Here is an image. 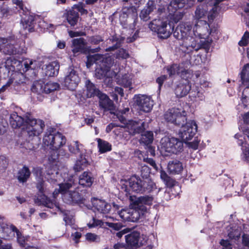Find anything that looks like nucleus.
<instances>
[{"mask_svg":"<svg viewBox=\"0 0 249 249\" xmlns=\"http://www.w3.org/2000/svg\"><path fill=\"white\" fill-rule=\"evenodd\" d=\"M195 0H173L170 2L166 9L164 5H162L158 10V14L160 17L158 18L153 19L149 24L151 30L156 33L158 36L165 39L170 36L171 31L170 26H168L167 20L163 18L161 15L169 13V15L174 14L178 9L183 8L191 7L194 4Z\"/></svg>","mask_w":249,"mask_h":249,"instance_id":"obj_1","label":"nucleus"},{"mask_svg":"<svg viewBox=\"0 0 249 249\" xmlns=\"http://www.w3.org/2000/svg\"><path fill=\"white\" fill-rule=\"evenodd\" d=\"M186 116L187 113L184 110L178 108L169 109L164 114V119L167 122L181 126L178 131V136L183 142L191 140L197 130L195 121L187 122Z\"/></svg>","mask_w":249,"mask_h":249,"instance_id":"obj_2","label":"nucleus"},{"mask_svg":"<svg viewBox=\"0 0 249 249\" xmlns=\"http://www.w3.org/2000/svg\"><path fill=\"white\" fill-rule=\"evenodd\" d=\"M94 63L96 65L95 76L98 79L110 78L116 76V73L110 70L114 63V60L111 57H105L98 53L88 56L87 67L89 68Z\"/></svg>","mask_w":249,"mask_h":249,"instance_id":"obj_3","label":"nucleus"},{"mask_svg":"<svg viewBox=\"0 0 249 249\" xmlns=\"http://www.w3.org/2000/svg\"><path fill=\"white\" fill-rule=\"evenodd\" d=\"M74 185V181L72 179H70L68 182L59 183V189L55 190L53 191V199L52 200L50 199V200L52 201L55 200L57 202L55 198L57 195L60 193L62 195L63 200L66 203L72 204L82 202V198L79 193L76 191H72L70 190Z\"/></svg>","mask_w":249,"mask_h":249,"instance_id":"obj_4","label":"nucleus"},{"mask_svg":"<svg viewBox=\"0 0 249 249\" xmlns=\"http://www.w3.org/2000/svg\"><path fill=\"white\" fill-rule=\"evenodd\" d=\"M44 127V122L42 120L34 118L30 114L26 115L25 124L23 129L29 138L39 136Z\"/></svg>","mask_w":249,"mask_h":249,"instance_id":"obj_5","label":"nucleus"},{"mask_svg":"<svg viewBox=\"0 0 249 249\" xmlns=\"http://www.w3.org/2000/svg\"><path fill=\"white\" fill-rule=\"evenodd\" d=\"M33 173L37 181L36 188L40 194L35 201L38 205H42L43 198L45 199V198L47 197L45 194H48V192L43 180L45 172L42 168L36 167L33 169Z\"/></svg>","mask_w":249,"mask_h":249,"instance_id":"obj_6","label":"nucleus"},{"mask_svg":"<svg viewBox=\"0 0 249 249\" xmlns=\"http://www.w3.org/2000/svg\"><path fill=\"white\" fill-rule=\"evenodd\" d=\"M44 145L53 150H57L66 144V139L61 133L53 134L46 132L43 137Z\"/></svg>","mask_w":249,"mask_h":249,"instance_id":"obj_7","label":"nucleus"},{"mask_svg":"<svg viewBox=\"0 0 249 249\" xmlns=\"http://www.w3.org/2000/svg\"><path fill=\"white\" fill-rule=\"evenodd\" d=\"M216 7L208 5L205 4H202L198 5L195 11L194 16V19L197 21L206 17L209 22H212L216 16Z\"/></svg>","mask_w":249,"mask_h":249,"instance_id":"obj_8","label":"nucleus"},{"mask_svg":"<svg viewBox=\"0 0 249 249\" xmlns=\"http://www.w3.org/2000/svg\"><path fill=\"white\" fill-rule=\"evenodd\" d=\"M208 23L205 20L196 21L193 28L194 35H196L201 38H205L209 35L214 36V34H217V31L215 28H212L210 23Z\"/></svg>","mask_w":249,"mask_h":249,"instance_id":"obj_9","label":"nucleus"},{"mask_svg":"<svg viewBox=\"0 0 249 249\" xmlns=\"http://www.w3.org/2000/svg\"><path fill=\"white\" fill-rule=\"evenodd\" d=\"M161 148L168 153L177 154L182 151L183 142L174 137H164L160 141Z\"/></svg>","mask_w":249,"mask_h":249,"instance_id":"obj_10","label":"nucleus"},{"mask_svg":"<svg viewBox=\"0 0 249 249\" xmlns=\"http://www.w3.org/2000/svg\"><path fill=\"white\" fill-rule=\"evenodd\" d=\"M14 40H9L7 39L0 38V52L8 55L21 54L26 53L25 47L15 45L12 43Z\"/></svg>","mask_w":249,"mask_h":249,"instance_id":"obj_11","label":"nucleus"},{"mask_svg":"<svg viewBox=\"0 0 249 249\" xmlns=\"http://www.w3.org/2000/svg\"><path fill=\"white\" fill-rule=\"evenodd\" d=\"M127 245L131 248H138L144 245L148 240L147 237L141 235L138 231H134L125 236Z\"/></svg>","mask_w":249,"mask_h":249,"instance_id":"obj_12","label":"nucleus"},{"mask_svg":"<svg viewBox=\"0 0 249 249\" xmlns=\"http://www.w3.org/2000/svg\"><path fill=\"white\" fill-rule=\"evenodd\" d=\"M42 205L51 209H53L55 207L58 211H59L64 213L63 220L65 222V224L71 226H73L75 220L73 216L72 215H70L68 213V211H63L59 207V203L55 200H54V201H52L48 197H46L45 199L43 198Z\"/></svg>","mask_w":249,"mask_h":249,"instance_id":"obj_13","label":"nucleus"},{"mask_svg":"<svg viewBox=\"0 0 249 249\" xmlns=\"http://www.w3.org/2000/svg\"><path fill=\"white\" fill-rule=\"evenodd\" d=\"M80 80V77L75 68L72 67H70L68 69L64 80L65 86L70 90H74L77 86Z\"/></svg>","mask_w":249,"mask_h":249,"instance_id":"obj_14","label":"nucleus"},{"mask_svg":"<svg viewBox=\"0 0 249 249\" xmlns=\"http://www.w3.org/2000/svg\"><path fill=\"white\" fill-rule=\"evenodd\" d=\"M191 29L192 26L190 23H181L176 28L173 33L174 36L184 41L188 37L194 35L193 30L192 31Z\"/></svg>","mask_w":249,"mask_h":249,"instance_id":"obj_15","label":"nucleus"},{"mask_svg":"<svg viewBox=\"0 0 249 249\" xmlns=\"http://www.w3.org/2000/svg\"><path fill=\"white\" fill-rule=\"evenodd\" d=\"M135 99L138 109L145 112L151 111L153 106V101L149 96L139 95L135 96Z\"/></svg>","mask_w":249,"mask_h":249,"instance_id":"obj_16","label":"nucleus"},{"mask_svg":"<svg viewBox=\"0 0 249 249\" xmlns=\"http://www.w3.org/2000/svg\"><path fill=\"white\" fill-rule=\"evenodd\" d=\"M59 85L57 83L50 81L44 84L41 82H35L32 87L34 92L40 93H49L58 89Z\"/></svg>","mask_w":249,"mask_h":249,"instance_id":"obj_17","label":"nucleus"},{"mask_svg":"<svg viewBox=\"0 0 249 249\" xmlns=\"http://www.w3.org/2000/svg\"><path fill=\"white\" fill-rule=\"evenodd\" d=\"M200 38L196 35H193L184 40L183 45L190 51L192 50L197 51L202 48L206 47V43L201 41Z\"/></svg>","mask_w":249,"mask_h":249,"instance_id":"obj_18","label":"nucleus"},{"mask_svg":"<svg viewBox=\"0 0 249 249\" xmlns=\"http://www.w3.org/2000/svg\"><path fill=\"white\" fill-rule=\"evenodd\" d=\"M154 198L151 196L145 195L134 199L131 197V202L134 207L142 210V212H147V206H151L153 204Z\"/></svg>","mask_w":249,"mask_h":249,"instance_id":"obj_19","label":"nucleus"},{"mask_svg":"<svg viewBox=\"0 0 249 249\" xmlns=\"http://www.w3.org/2000/svg\"><path fill=\"white\" fill-rule=\"evenodd\" d=\"M143 181L144 180H141L139 177L133 176L128 180L125 181L124 185L126 187L129 186L133 192L143 193L144 190Z\"/></svg>","mask_w":249,"mask_h":249,"instance_id":"obj_20","label":"nucleus"},{"mask_svg":"<svg viewBox=\"0 0 249 249\" xmlns=\"http://www.w3.org/2000/svg\"><path fill=\"white\" fill-rule=\"evenodd\" d=\"M18 229L14 225L9 226L4 222H0V234L2 238L10 240L15 235Z\"/></svg>","mask_w":249,"mask_h":249,"instance_id":"obj_21","label":"nucleus"},{"mask_svg":"<svg viewBox=\"0 0 249 249\" xmlns=\"http://www.w3.org/2000/svg\"><path fill=\"white\" fill-rule=\"evenodd\" d=\"M92 204L94 210L104 215L108 213L111 210V205L101 199L94 198L92 201Z\"/></svg>","mask_w":249,"mask_h":249,"instance_id":"obj_22","label":"nucleus"},{"mask_svg":"<svg viewBox=\"0 0 249 249\" xmlns=\"http://www.w3.org/2000/svg\"><path fill=\"white\" fill-rule=\"evenodd\" d=\"M125 128L130 134L135 135L142 132L144 129V123L142 120H129L126 124Z\"/></svg>","mask_w":249,"mask_h":249,"instance_id":"obj_23","label":"nucleus"},{"mask_svg":"<svg viewBox=\"0 0 249 249\" xmlns=\"http://www.w3.org/2000/svg\"><path fill=\"white\" fill-rule=\"evenodd\" d=\"M98 97L100 107L104 111H111L114 109L115 107L113 101L106 94L103 93H99Z\"/></svg>","mask_w":249,"mask_h":249,"instance_id":"obj_24","label":"nucleus"},{"mask_svg":"<svg viewBox=\"0 0 249 249\" xmlns=\"http://www.w3.org/2000/svg\"><path fill=\"white\" fill-rule=\"evenodd\" d=\"M81 7L80 5H74L72 9L67 13V20L71 26H74L77 23Z\"/></svg>","mask_w":249,"mask_h":249,"instance_id":"obj_25","label":"nucleus"},{"mask_svg":"<svg viewBox=\"0 0 249 249\" xmlns=\"http://www.w3.org/2000/svg\"><path fill=\"white\" fill-rule=\"evenodd\" d=\"M43 70L46 76L52 77L57 75L59 70V64L57 61H54L45 65Z\"/></svg>","mask_w":249,"mask_h":249,"instance_id":"obj_26","label":"nucleus"},{"mask_svg":"<svg viewBox=\"0 0 249 249\" xmlns=\"http://www.w3.org/2000/svg\"><path fill=\"white\" fill-rule=\"evenodd\" d=\"M26 116L24 118L19 116L17 112H13L10 115V124L13 128L23 126L24 127Z\"/></svg>","mask_w":249,"mask_h":249,"instance_id":"obj_27","label":"nucleus"},{"mask_svg":"<svg viewBox=\"0 0 249 249\" xmlns=\"http://www.w3.org/2000/svg\"><path fill=\"white\" fill-rule=\"evenodd\" d=\"M86 46V42L83 38H75L72 40V51L74 54L85 51Z\"/></svg>","mask_w":249,"mask_h":249,"instance_id":"obj_28","label":"nucleus"},{"mask_svg":"<svg viewBox=\"0 0 249 249\" xmlns=\"http://www.w3.org/2000/svg\"><path fill=\"white\" fill-rule=\"evenodd\" d=\"M228 236L231 239L238 240L241 235L242 228L235 224H231L227 227Z\"/></svg>","mask_w":249,"mask_h":249,"instance_id":"obj_29","label":"nucleus"},{"mask_svg":"<svg viewBox=\"0 0 249 249\" xmlns=\"http://www.w3.org/2000/svg\"><path fill=\"white\" fill-rule=\"evenodd\" d=\"M182 163L178 160L170 161L168 164V170L172 174H179L183 171Z\"/></svg>","mask_w":249,"mask_h":249,"instance_id":"obj_30","label":"nucleus"},{"mask_svg":"<svg viewBox=\"0 0 249 249\" xmlns=\"http://www.w3.org/2000/svg\"><path fill=\"white\" fill-rule=\"evenodd\" d=\"M21 23L23 29L28 32H32L34 31L35 26L34 18L32 16H26L22 18ZM27 34V32H25Z\"/></svg>","mask_w":249,"mask_h":249,"instance_id":"obj_31","label":"nucleus"},{"mask_svg":"<svg viewBox=\"0 0 249 249\" xmlns=\"http://www.w3.org/2000/svg\"><path fill=\"white\" fill-rule=\"evenodd\" d=\"M45 178L51 184L58 183L59 184L62 179L61 175L57 171L53 169H50L48 171Z\"/></svg>","mask_w":249,"mask_h":249,"instance_id":"obj_32","label":"nucleus"},{"mask_svg":"<svg viewBox=\"0 0 249 249\" xmlns=\"http://www.w3.org/2000/svg\"><path fill=\"white\" fill-rule=\"evenodd\" d=\"M93 182V178L91 174L89 172H84L79 177V183L80 185L90 187Z\"/></svg>","mask_w":249,"mask_h":249,"instance_id":"obj_33","label":"nucleus"},{"mask_svg":"<svg viewBox=\"0 0 249 249\" xmlns=\"http://www.w3.org/2000/svg\"><path fill=\"white\" fill-rule=\"evenodd\" d=\"M116 82L118 84L121 85L125 88H129L131 89L132 84V76L128 74H124L121 76L120 75L116 78Z\"/></svg>","mask_w":249,"mask_h":249,"instance_id":"obj_34","label":"nucleus"},{"mask_svg":"<svg viewBox=\"0 0 249 249\" xmlns=\"http://www.w3.org/2000/svg\"><path fill=\"white\" fill-rule=\"evenodd\" d=\"M87 90L86 95L88 98H90L97 95L99 96V93L101 92L89 80H87L85 82Z\"/></svg>","mask_w":249,"mask_h":249,"instance_id":"obj_35","label":"nucleus"},{"mask_svg":"<svg viewBox=\"0 0 249 249\" xmlns=\"http://www.w3.org/2000/svg\"><path fill=\"white\" fill-rule=\"evenodd\" d=\"M240 86H249V64H246L240 73Z\"/></svg>","mask_w":249,"mask_h":249,"instance_id":"obj_36","label":"nucleus"},{"mask_svg":"<svg viewBox=\"0 0 249 249\" xmlns=\"http://www.w3.org/2000/svg\"><path fill=\"white\" fill-rule=\"evenodd\" d=\"M131 208H130V214H131V222H136L141 217H142L145 213V212H142V210L139 208H135L134 204L131 202Z\"/></svg>","mask_w":249,"mask_h":249,"instance_id":"obj_37","label":"nucleus"},{"mask_svg":"<svg viewBox=\"0 0 249 249\" xmlns=\"http://www.w3.org/2000/svg\"><path fill=\"white\" fill-rule=\"evenodd\" d=\"M191 89V86L189 84H179L175 89V94L179 97L186 95Z\"/></svg>","mask_w":249,"mask_h":249,"instance_id":"obj_38","label":"nucleus"},{"mask_svg":"<svg viewBox=\"0 0 249 249\" xmlns=\"http://www.w3.org/2000/svg\"><path fill=\"white\" fill-rule=\"evenodd\" d=\"M31 173L29 169L26 166H24L18 172L17 178L19 182L24 183L26 182L30 177Z\"/></svg>","mask_w":249,"mask_h":249,"instance_id":"obj_39","label":"nucleus"},{"mask_svg":"<svg viewBox=\"0 0 249 249\" xmlns=\"http://www.w3.org/2000/svg\"><path fill=\"white\" fill-rule=\"evenodd\" d=\"M146 8H144L140 13V18L144 21H147L150 18L149 15L153 11L154 5L153 1H149L147 3Z\"/></svg>","mask_w":249,"mask_h":249,"instance_id":"obj_40","label":"nucleus"},{"mask_svg":"<svg viewBox=\"0 0 249 249\" xmlns=\"http://www.w3.org/2000/svg\"><path fill=\"white\" fill-rule=\"evenodd\" d=\"M234 137L238 140V144L242 146L243 158L245 160L249 162V147H247L246 145H244V141L242 139L243 137L241 135L236 134L235 135Z\"/></svg>","mask_w":249,"mask_h":249,"instance_id":"obj_41","label":"nucleus"},{"mask_svg":"<svg viewBox=\"0 0 249 249\" xmlns=\"http://www.w3.org/2000/svg\"><path fill=\"white\" fill-rule=\"evenodd\" d=\"M166 71L170 76H172L176 74L181 73H187V71L180 68L179 66L177 64H173L170 66H168L166 68Z\"/></svg>","mask_w":249,"mask_h":249,"instance_id":"obj_42","label":"nucleus"},{"mask_svg":"<svg viewBox=\"0 0 249 249\" xmlns=\"http://www.w3.org/2000/svg\"><path fill=\"white\" fill-rule=\"evenodd\" d=\"M123 39L122 38L117 37L116 36H113L111 38L107 40V43H112V46L106 49V51L109 52L114 51L121 45Z\"/></svg>","mask_w":249,"mask_h":249,"instance_id":"obj_43","label":"nucleus"},{"mask_svg":"<svg viewBox=\"0 0 249 249\" xmlns=\"http://www.w3.org/2000/svg\"><path fill=\"white\" fill-rule=\"evenodd\" d=\"M89 164L88 160L85 156L81 155L80 159L75 164L73 169L75 172H79L83 170Z\"/></svg>","mask_w":249,"mask_h":249,"instance_id":"obj_44","label":"nucleus"},{"mask_svg":"<svg viewBox=\"0 0 249 249\" xmlns=\"http://www.w3.org/2000/svg\"><path fill=\"white\" fill-rule=\"evenodd\" d=\"M136 15H137L136 10L134 7H124L120 14V19L122 20L129 16H135Z\"/></svg>","mask_w":249,"mask_h":249,"instance_id":"obj_45","label":"nucleus"},{"mask_svg":"<svg viewBox=\"0 0 249 249\" xmlns=\"http://www.w3.org/2000/svg\"><path fill=\"white\" fill-rule=\"evenodd\" d=\"M97 142L100 153H104L111 150V145L108 142L101 139H98Z\"/></svg>","mask_w":249,"mask_h":249,"instance_id":"obj_46","label":"nucleus"},{"mask_svg":"<svg viewBox=\"0 0 249 249\" xmlns=\"http://www.w3.org/2000/svg\"><path fill=\"white\" fill-rule=\"evenodd\" d=\"M143 185L144 188L143 192L145 191L152 192L156 191V193L157 194L160 191V189H159L158 191H156L157 188L156 184L150 179L144 180Z\"/></svg>","mask_w":249,"mask_h":249,"instance_id":"obj_47","label":"nucleus"},{"mask_svg":"<svg viewBox=\"0 0 249 249\" xmlns=\"http://www.w3.org/2000/svg\"><path fill=\"white\" fill-rule=\"evenodd\" d=\"M153 141V133L152 131H146L142 134L141 138L140 140L141 143L144 144L145 145H148L152 143Z\"/></svg>","mask_w":249,"mask_h":249,"instance_id":"obj_48","label":"nucleus"},{"mask_svg":"<svg viewBox=\"0 0 249 249\" xmlns=\"http://www.w3.org/2000/svg\"><path fill=\"white\" fill-rule=\"evenodd\" d=\"M82 146L83 145L78 141H73L69 145V150L72 154H77L81 152L80 149Z\"/></svg>","mask_w":249,"mask_h":249,"instance_id":"obj_49","label":"nucleus"},{"mask_svg":"<svg viewBox=\"0 0 249 249\" xmlns=\"http://www.w3.org/2000/svg\"><path fill=\"white\" fill-rule=\"evenodd\" d=\"M246 87L242 92L241 99L242 103L245 107H249V87Z\"/></svg>","mask_w":249,"mask_h":249,"instance_id":"obj_50","label":"nucleus"},{"mask_svg":"<svg viewBox=\"0 0 249 249\" xmlns=\"http://www.w3.org/2000/svg\"><path fill=\"white\" fill-rule=\"evenodd\" d=\"M118 214L123 220L131 222L130 208L122 210L118 212Z\"/></svg>","mask_w":249,"mask_h":249,"instance_id":"obj_51","label":"nucleus"},{"mask_svg":"<svg viewBox=\"0 0 249 249\" xmlns=\"http://www.w3.org/2000/svg\"><path fill=\"white\" fill-rule=\"evenodd\" d=\"M16 234L18 243L21 247H25L26 245L28 244V237L22 236L18 230L16 232Z\"/></svg>","mask_w":249,"mask_h":249,"instance_id":"obj_52","label":"nucleus"},{"mask_svg":"<svg viewBox=\"0 0 249 249\" xmlns=\"http://www.w3.org/2000/svg\"><path fill=\"white\" fill-rule=\"evenodd\" d=\"M129 57V54L128 52L123 49L121 48L118 50L116 53V58L118 59H126Z\"/></svg>","mask_w":249,"mask_h":249,"instance_id":"obj_53","label":"nucleus"},{"mask_svg":"<svg viewBox=\"0 0 249 249\" xmlns=\"http://www.w3.org/2000/svg\"><path fill=\"white\" fill-rule=\"evenodd\" d=\"M35 61H33L30 59H26L24 60L23 62V65L24 67V69H25V71L29 70V69H34L36 68V65H35Z\"/></svg>","mask_w":249,"mask_h":249,"instance_id":"obj_54","label":"nucleus"},{"mask_svg":"<svg viewBox=\"0 0 249 249\" xmlns=\"http://www.w3.org/2000/svg\"><path fill=\"white\" fill-rule=\"evenodd\" d=\"M200 141V140H199L197 138H196L193 142H189V141H187L184 142L189 148H191L194 150H196L198 148Z\"/></svg>","mask_w":249,"mask_h":249,"instance_id":"obj_55","label":"nucleus"},{"mask_svg":"<svg viewBox=\"0 0 249 249\" xmlns=\"http://www.w3.org/2000/svg\"><path fill=\"white\" fill-rule=\"evenodd\" d=\"M86 239L90 242H98L100 241L99 236L92 233H88L86 235Z\"/></svg>","mask_w":249,"mask_h":249,"instance_id":"obj_56","label":"nucleus"},{"mask_svg":"<svg viewBox=\"0 0 249 249\" xmlns=\"http://www.w3.org/2000/svg\"><path fill=\"white\" fill-rule=\"evenodd\" d=\"M12 2L14 4H16L17 6H18L19 8L18 11L20 13H26L27 11V9L26 8L24 7V5L22 1L19 0H13Z\"/></svg>","mask_w":249,"mask_h":249,"instance_id":"obj_57","label":"nucleus"},{"mask_svg":"<svg viewBox=\"0 0 249 249\" xmlns=\"http://www.w3.org/2000/svg\"><path fill=\"white\" fill-rule=\"evenodd\" d=\"M249 38V33L246 32L242 37L241 40L239 42L238 44L240 46H245L248 44V40Z\"/></svg>","mask_w":249,"mask_h":249,"instance_id":"obj_58","label":"nucleus"},{"mask_svg":"<svg viewBox=\"0 0 249 249\" xmlns=\"http://www.w3.org/2000/svg\"><path fill=\"white\" fill-rule=\"evenodd\" d=\"M103 41V38L99 36H93L89 38V41L93 44H98Z\"/></svg>","mask_w":249,"mask_h":249,"instance_id":"obj_59","label":"nucleus"},{"mask_svg":"<svg viewBox=\"0 0 249 249\" xmlns=\"http://www.w3.org/2000/svg\"><path fill=\"white\" fill-rule=\"evenodd\" d=\"M106 224L107 226H108L110 228H111L115 230H119L122 227V225L119 223H112L107 222H106Z\"/></svg>","mask_w":249,"mask_h":249,"instance_id":"obj_60","label":"nucleus"},{"mask_svg":"<svg viewBox=\"0 0 249 249\" xmlns=\"http://www.w3.org/2000/svg\"><path fill=\"white\" fill-rule=\"evenodd\" d=\"M160 178L166 184L170 181V178L167 173L163 170H161L160 171Z\"/></svg>","mask_w":249,"mask_h":249,"instance_id":"obj_61","label":"nucleus"},{"mask_svg":"<svg viewBox=\"0 0 249 249\" xmlns=\"http://www.w3.org/2000/svg\"><path fill=\"white\" fill-rule=\"evenodd\" d=\"M243 134L246 136L243 137V139L245 140V143L244 142V145H246L247 147H249V130L248 128H244L242 130Z\"/></svg>","mask_w":249,"mask_h":249,"instance_id":"obj_62","label":"nucleus"},{"mask_svg":"<svg viewBox=\"0 0 249 249\" xmlns=\"http://www.w3.org/2000/svg\"><path fill=\"white\" fill-rule=\"evenodd\" d=\"M92 224H88V226L89 228H92L95 226L102 227L103 226L104 222L101 220H98L95 218H93Z\"/></svg>","mask_w":249,"mask_h":249,"instance_id":"obj_63","label":"nucleus"},{"mask_svg":"<svg viewBox=\"0 0 249 249\" xmlns=\"http://www.w3.org/2000/svg\"><path fill=\"white\" fill-rule=\"evenodd\" d=\"M220 243L223 247V249H232L231 245L228 240H221Z\"/></svg>","mask_w":249,"mask_h":249,"instance_id":"obj_64","label":"nucleus"}]
</instances>
